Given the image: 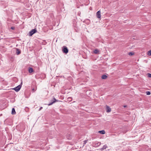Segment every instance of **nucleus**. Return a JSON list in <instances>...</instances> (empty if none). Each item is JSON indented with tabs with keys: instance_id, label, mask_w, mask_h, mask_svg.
I'll return each instance as SVG.
<instances>
[{
	"instance_id": "17",
	"label": "nucleus",
	"mask_w": 151,
	"mask_h": 151,
	"mask_svg": "<svg viewBox=\"0 0 151 151\" xmlns=\"http://www.w3.org/2000/svg\"><path fill=\"white\" fill-rule=\"evenodd\" d=\"M146 94L147 95H150V91H148L146 92Z\"/></svg>"
},
{
	"instance_id": "12",
	"label": "nucleus",
	"mask_w": 151,
	"mask_h": 151,
	"mask_svg": "<svg viewBox=\"0 0 151 151\" xmlns=\"http://www.w3.org/2000/svg\"><path fill=\"white\" fill-rule=\"evenodd\" d=\"M20 53V51H19V50L18 49H17L16 50V54L17 55H18Z\"/></svg>"
},
{
	"instance_id": "9",
	"label": "nucleus",
	"mask_w": 151,
	"mask_h": 151,
	"mask_svg": "<svg viewBox=\"0 0 151 151\" xmlns=\"http://www.w3.org/2000/svg\"><path fill=\"white\" fill-rule=\"evenodd\" d=\"M107 77V76L105 75H102L101 76V78L103 79H106Z\"/></svg>"
},
{
	"instance_id": "22",
	"label": "nucleus",
	"mask_w": 151,
	"mask_h": 151,
	"mask_svg": "<svg viewBox=\"0 0 151 151\" xmlns=\"http://www.w3.org/2000/svg\"><path fill=\"white\" fill-rule=\"evenodd\" d=\"M11 28L12 29H14V27H12Z\"/></svg>"
},
{
	"instance_id": "4",
	"label": "nucleus",
	"mask_w": 151,
	"mask_h": 151,
	"mask_svg": "<svg viewBox=\"0 0 151 151\" xmlns=\"http://www.w3.org/2000/svg\"><path fill=\"white\" fill-rule=\"evenodd\" d=\"M56 101H58L55 98H54L53 99V100H52L51 102H50V103H49L48 104V105L49 106L51 105H52L53 103H55Z\"/></svg>"
},
{
	"instance_id": "13",
	"label": "nucleus",
	"mask_w": 151,
	"mask_h": 151,
	"mask_svg": "<svg viewBox=\"0 0 151 151\" xmlns=\"http://www.w3.org/2000/svg\"><path fill=\"white\" fill-rule=\"evenodd\" d=\"M99 52V50L96 49L95 50L93 51L94 53L95 54H97Z\"/></svg>"
},
{
	"instance_id": "19",
	"label": "nucleus",
	"mask_w": 151,
	"mask_h": 151,
	"mask_svg": "<svg viewBox=\"0 0 151 151\" xmlns=\"http://www.w3.org/2000/svg\"><path fill=\"white\" fill-rule=\"evenodd\" d=\"M68 135H69L68 134V135H67V138H68V139L70 140V139H71V137H68Z\"/></svg>"
},
{
	"instance_id": "6",
	"label": "nucleus",
	"mask_w": 151,
	"mask_h": 151,
	"mask_svg": "<svg viewBox=\"0 0 151 151\" xmlns=\"http://www.w3.org/2000/svg\"><path fill=\"white\" fill-rule=\"evenodd\" d=\"M106 112H109L111 111V109L110 107L107 106H106Z\"/></svg>"
},
{
	"instance_id": "23",
	"label": "nucleus",
	"mask_w": 151,
	"mask_h": 151,
	"mask_svg": "<svg viewBox=\"0 0 151 151\" xmlns=\"http://www.w3.org/2000/svg\"><path fill=\"white\" fill-rule=\"evenodd\" d=\"M32 90H33V91H34L35 90L34 88H33Z\"/></svg>"
},
{
	"instance_id": "24",
	"label": "nucleus",
	"mask_w": 151,
	"mask_h": 151,
	"mask_svg": "<svg viewBox=\"0 0 151 151\" xmlns=\"http://www.w3.org/2000/svg\"><path fill=\"white\" fill-rule=\"evenodd\" d=\"M126 106H124V107H126Z\"/></svg>"
},
{
	"instance_id": "3",
	"label": "nucleus",
	"mask_w": 151,
	"mask_h": 151,
	"mask_svg": "<svg viewBox=\"0 0 151 151\" xmlns=\"http://www.w3.org/2000/svg\"><path fill=\"white\" fill-rule=\"evenodd\" d=\"M21 87V85H19L17 86L16 87L14 88L13 89H14L15 91L17 92L20 90Z\"/></svg>"
},
{
	"instance_id": "8",
	"label": "nucleus",
	"mask_w": 151,
	"mask_h": 151,
	"mask_svg": "<svg viewBox=\"0 0 151 151\" xmlns=\"http://www.w3.org/2000/svg\"><path fill=\"white\" fill-rule=\"evenodd\" d=\"M99 132L101 134H104L105 133V131L104 130L100 131Z\"/></svg>"
},
{
	"instance_id": "14",
	"label": "nucleus",
	"mask_w": 151,
	"mask_h": 151,
	"mask_svg": "<svg viewBox=\"0 0 151 151\" xmlns=\"http://www.w3.org/2000/svg\"><path fill=\"white\" fill-rule=\"evenodd\" d=\"M148 77L149 78H151V74L150 73H148L147 74Z\"/></svg>"
},
{
	"instance_id": "1",
	"label": "nucleus",
	"mask_w": 151,
	"mask_h": 151,
	"mask_svg": "<svg viewBox=\"0 0 151 151\" xmlns=\"http://www.w3.org/2000/svg\"><path fill=\"white\" fill-rule=\"evenodd\" d=\"M37 32V31L36 29H32L29 32V36H31Z\"/></svg>"
},
{
	"instance_id": "21",
	"label": "nucleus",
	"mask_w": 151,
	"mask_h": 151,
	"mask_svg": "<svg viewBox=\"0 0 151 151\" xmlns=\"http://www.w3.org/2000/svg\"><path fill=\"white\" fill-rule=\"evenodd\" d=\"M42 109V107H40V109H39V111H40Z\"/></svg>"
},
{
	"instance_id": "10",
	"label": "nucleus",
	"mask_w": 151,
	"mask_h": 151,
	"mask_svg": "<svg viewBox=\"0 0 151 151\" xmlns=\"http://www.w3.org/2000/svg\"><path fill=\"white\" fill-rule=\"evenodd\" d=\"M33 71V69L32 68H30L29 69V72L30 73H31Z\"/></svg>"
},
{
	"instance_id": "18",
	"label": "nucleus",
	"mask_w": 151,
	"mask_h": 151,
	"mask_svg": "<svg viewBox=\"0 0 151 151\" xmlns=\"http://www.w3.org/2000/svg\"><path fill=\"white\" fill-rule=\"evenodd\" d=\"M87 140H85L84 141L83 145H85L86 143L87 142Z\"/></svg>"
},
{
	"instance_id": "5",
	"label": "nucleus",
	"mask_w": 151,
	"mask_h": 151,
	"mask_svg": "<svg viewBox=\"0 0 151 151\" xmlns=\"http://www.w3.org/2000/svg\"><path fill=\"white\" fill-rule=\"evenodd\" d=\"M101 12L100 11H99L97 13H96V16L97 18H101Z\"/></svg>"
},
{
	"instance_id": "15",
	"label": "nucleus",
	"mask_w": 151,
	"mask_h": 151,
	"mask_svg": "<svg viewBox=\"0 0 151 151\" xmlns=\"http://www.w3.org/2000/svg\"><path fill=\"white\" fill-rule=\"evenodd\" d=\"M148 54L149 55H151V50H150L148 51Z\"/></svg>"
},
{
	"instance_id": "25",
	"label": "nucleus",
	"mask_w": 151,
	"mask_h": 151,
	"mask_svg": "<svg viewBox=\"0 0 151 151\" xmlns=\"http://www.w3.org/2000/svg\"><path fill=\"white\" fill-rule=\"evenodd\" d=\"M22 84V82H21V84Z\"/></svg>"
},
{
	"instance_id": "20",
	"label": "nucleus",
	"mask_w": 151,
	"mask_h": 151,
	"mask_svg": "<svg viewBox=\"0 0 151 151\" xmlns=\"http://www.w3.org/2000/svg\"><path fill=\"white\" fill-rule=\"evenodd\" d=\"M97 145H101V142H98V143H97Z\"/></svg>"
},
{
	"instance_id": "16",
	"label": "nucleus",
	"mask_w": 151,
	"mask_h": 151,
	"mask_svg": "<svg viewBox=\"0 0 151 151\" xmlns=\"http://www.w3.org/2000/svg\"><path fill=\"white\" fill-rule=\"evenodd\" d=\"M134 53L132 52H130L129 53V55H133Z\"/></svg>"
},
{
	"instance_id": "11",
	"label": "nucleus",
	"mask_w": 151,
	"mask_h": 151,
	"mask_svg": "<svg viewBox=\"0 0 151 151\" xmlns=\"http://www.w3.org/2000/svg\"><path fill=\"white\" fill-rule=\"evenodd\" d=\"M16 113V112L15 109L14 108L12 109V114H14Z\"/></svg>"
},
{
	"instance_id": "7",
	"label": "nucleus",
	"mask_w": 151,
	"mask_h": 151,
	"mask_svg": "<svg viewBox=\"0 0 151 151\" xmlns=\"http://www.w3.org/2000/svg\"><path fill=\"white\" fill-rule=\"evenodd\" d=\"M107 146L106 145H105L103 146V147L101 149V150H104L106 149L107 148Z\"/></svg>"
},
{
	"instance_id": "2",
	"label": "nucleus",
	"mask_w": 151,
	"mask_h": 151,
	"mask_svg": "<svg viewBox=\"0 0 151 151\" xmlns=\"http://www.w3.org/2000/svg\"><path fill=\"white\" fill-rule=\"evenodd\" d=\"M63 52V53L67 54L68 53V50L66 46H64L62 49Z\"/></svg>"
}]
</instances>
